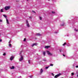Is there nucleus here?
I'll return each instance as SVG.
<instances>
[{
  "label": "nucleus",
  "mask_w": 78,
  "mask_h": 78,
  "mask_svg": "<svg viewBox=\"0 0 78 78\" xmlns=\"http://www.w3.org/2000/svg\"><path fill=\"white\" fill-rule=\"evenodd\" d=\"M4 9L5 11H7L8 10V9H10V6H6L4 8Z\"/></svg>",
  "instance_id": "f257e3e1"
},
{
  "label": "nucleus",
  "mask_w": 78,
  "mask_h": 78,
  "mask_svg": "<svg viewBox=\"0 0 78 78\" xmlns=\"http://www.w3.org/2000/svg\"><path fill=\"white\" fill-rule=\"evenodd\" d=\"M47 53L48 54V55H49V56H52V55L50 51H47Z\"/></svg>",
  "instance_id": "f03ea898"
},
{
  "label": "nucleus",
  "mask_w": 78,
  "mask_h": 78,
  "mask_svg": "<svg viewBox=\"0 0 78 78\" xmlns=\"http://www.w3.org/2000/svg\"><path fill=\"white\" fill-rule=\"evenodd\" d=\"M61 75V74H60V73H59V74H57L56 75H55V78H58V77H59V76H60V75Z\"/></svg>",
  "instance_id": "7ed1b4c3"
},
{
  "label": "nucleus",
  "mask_w": 78,
  "mask_h": 78,
  "mask_svg": "<svg viewBox=\"0 0 78 78\" xmlns=\"http://www.w3.org/2000/svg\"><path fill=\"white\" fill-rule=\"evenodd\" d=\"M21 57L20 58V61H22L23 59V55H20Z\"/></svg>",
  "instance_id": "20e7f679"
},
{
  "label": "nucleus",
  "mask_w": 78,
  "mask_h": 78,
  "mask_svg": "<svg viewBox=\"0 0 78 78\" xmlns=\"http://www.w3.org/2000/svg\"><path fill=\"white\" fill-rule=\"evenodd\" d=\"M14 57H13V56H11V57L10 58V59L11 60V61H12V60H13V59H14Z\"/></svg>",
  "instance_id": "39448f33"
},
{
  "label": "nucleus",
  "mask_w": 78,
  "mask_h": 78,
  "mask_svg": "<svg viewBox=\"0 0 78 78\" xmlns=\"http://www.w3.org/2000/svg\"><path fill=\"white\" fill-rule=\"evenodd\" d=\"M65 25H66V24H65V23H63L62 24L60 25L61 27H62V26L64 27V26H65Z\"/></svg>",
  "instance_id": "423d86ee"
},
{
  "label": "nucleus",
  "mask_w": 78,
  "mask_h": 78,
  "mask_svg": "<svg viewBox=\"0 0 78 78\" xmlns=\"http://www.w3.org/2000/svg\"><path fill=\"white\" fill-rule=\"evenodd\" d=\"M37 45V43H34V44H33L32 45V47H34V45Z\"/></svg>",
  "instance_id": "0eeeda50"
},
{
  "label": "nucleus",
  "mask_w": 78,
  "mask_h": 78,
  "mask_svg": "<svg viewBox=\"0 0 78 78\" xmlns=\"http://www.w3.org/2000/svg\"><path fill=\"white\" fill-rule=\"evenodd\" d=\"M6 22H7V24H9V22L8 21V19H7V18H6Z\"/></svg>",
  "instance_id": "6e6552de"
},
{
  "label": "nucleus",
  "mask_w": 78,
  "mask_h": 78,
  "mask_svg": "<svg viewBox=\"0 0 78 78\" xmlns=\"http://www.w3.org/2000/svg\"><path fill=\"white\" fill-rule=\"evenodd\" d=\"M43 69H41L40 70V73L41 74V73H42V72H43Z\"/></svg>",
  "instance_id": "1a4fd4ad"
},
{
  "label": "nucleus",
  "mask_w": 78,
  "mask_h": 78,
  "mask_svg": "<svg viewBox=\"0 0 78 78\" xmlns=\"http://www.w3.org/2000/svg\"><path fill=\"white\" fill-rule=\"evenodd\" d=\"M26 24H27V27H30V25L29 24V23H27Z\"/></svg>",
  "instance_id": "9d476101"
},
{
  "label": "nucleus",
  "mask_w": 78,
  "mask_h": 78,
  "mask_svg": "<svg viewBox=\"0 0 78 78\" xmlns=\"http://www.w3.org/2000/svg\"><path fill=\"white\" fill-rule=\"evenodd\" d=\"M50 47V46H46L45 47V48H49Z\"/></svg>",
  "instance_id": "9b49d317"
},
{
  "label": "nucleus",
  "mask_w": 78,
  "mask_h": 78,
  "mask_svg": "<svg viewBox=\"0 0 78 78\" xmlns=\"http://www.w3.org/2000/svg\"><path fill=\"white\" fill-rule=\"evenodd\" d=\"M3 16L4 17H5L6 19H7V16H6V15H5L3 14Z\"/></svg>",
  "instance_id": "f8f14e48"
},
{
  "label": "nucleus",
  "mask_w": 78,
  "mask_h": 78,
  "mask_svg": "<svg viewBox=\"0 0 78 78\" xmlns=\"http://www.w3.org/2000/svg\"><path fill=\"white\" fill-rule=\"evenodd\" d=\"M37 36H41V34L39 33L37 34Z\"/></svg>",
  "instance_id": "ddd939ff"
},
{
  "label": "nucleus",
  "mask_w": 78,
  "mask_h": 78,
  "mask_svg": "<svg viewBox=\"0 0 78 78\" xmlns=\"http://www.w3.org/2000/svg\"><path fill=\"white\" fill-rule=\"evenodd\" d=\"M67 46H68L69 47H70V46H71V44H69V43H68L67 44Z\"/></svg>",
  "instance_id": "4468645a"
},
{
  "label": "nucleus",
  "mask_w": 78,
  "mask_h": 78,
  "mask_svg": "<svg viewBox=\"0 0 78 78\" xmlns=\"http://www.w3.org/2000/svg\"><path fill=\"white\" fill-rule=\"evenodd\" d=\"M11 69H14V66H12V67L10 68Z\"/></svg>",
  "instance_id": "2eb2a0df"
},
{
  "label": "nucleus",
  "mask_w": 78,
  "mask_h": 78,
  "mask_svg": "<svg viewBox=\"0 0 78 78\" xmlns=\"http://www.w3.org/2000/svg\"><path fill=\"white\" fill-rule=\"evenodd\" d=\"M3 9H1V12H3Z\"/></svg>",
  "instance_id": "dca6fc26"
},
{
  "label": "nucleus",
  "mask_w": 78,
  "mask_h": 78,
  "mask_svg": "<svg viewBox=\"0 0 78 78\" xmlns=\"http://www.w3.org/2000/svg\"><path fill=\"white\" fill-rule=\"evenodd\" d=\"M49 67H50V66H48V67H45V69H48Z\"/></svg>",
  "instance_id": "f3484780"
},
{
  "label": "nucleus",
  "mask_w": 78,
  "mask_h": 78,
  "mask_svg": "<svg viewBox=\"0 0 78 78\" xmlns=\"http://www.w3.org/2000/svg\"><path fill=\"white\" fill-rule=\"evenodd\" d=\"M43 53L44 56H45V51H43Z\"/></svg>",
  "instance_id": "a211bd4d"
},
{
  "label": "nucleus",
  "mask_w": 78,
  "mask_h": 78,
  "mask_svg": "<svg viewBox=\"0 0 78 78\" xmlns=\"http://www.w3.org/2000/svg\"><path fill=\"white\" fill-rule=\"evenodd\" d=\"M22 53V51H21L20 52V56H22V55H21V54Z\"/></svg>",
  "instance_id": "6ab92c4d"
},
{
  "label": "nucleus",
  "mask_w": 78,
  "mask_h": 78,
  "mask_svg": "<svg viewBox=\"0 0 78 78\" xmlns=\"http://www.w3.org/2000/svg\"><path fill=\"white\" fill-rule=\"evenodd\" d=\"M66 44V43L65 42L63 44H62V45H63V46H64Z\"/></svg>",
  "instance_id": "aec40b11"
},
{
  "label": "nucleus",
  "mask_w": 78,
  "mask_h": 78,
  "mask_svg": "<svg viewBox=\"0 0 78 78\" xmlns=\"http://www.w3.org/2000/svg\"><path fill=\"white\" fill-rule=\"evenodd\" d=\"M52 14H55V12L53 11H52Z\"/></svg>",
  "instance_id": "412c9836"
},
{
  "label": "nucleus",
  "mask_w": 78,
  "mask_h": 78,
  "mask_svg": "<svg viewBox=\"0 0 78 78\" xmlns=\"http://www.w3.org/2000/svg\"><path fill=\"white\" fill-rule=\"evenodd\" d=\"M27 23H28V21L27 20H26V24H27Z\"/></svg>",
  "instance_id": "4be33fe9"
},
{
  "label": "nucleus",
  "mask_w": 78,
  "mask_h": 78,
  "mask_svg": "<svg viewBox=\"0 0 78 78\" xmlns=\"http://www.w3.org/2000/svg\"><path fill=\"white\" fill-rule=\"evenodd\" d=\"M9 46L10 47H11V44H9Z\"/></svg>",
  "instance_id": "5701e85b"
},
{
  "label": "nucleus",
  "mask_w": 78,
  "mask_h": 78,
  "mask_svg": "<svg viewBox=\"0 0 78 78\" xmlns=\"http://www.w3.org/2000/svg\"><path fill=\"white\" fill-rule=\"evenodd\" d=\"M75 31H76V32H78V30H74Z\"/></svg>",
  "instance_id": "b1692460"
},
{
  "label": "nucleus",
  "mask_w": 78,
  "mask_h": 78,
  "mask_svg": "<svg viewBox=\"0 0 78 78\" xmlns=\"http://www.w3.org/2000/svg\"><path fill=\"white\" fill-rule=\"evenodd\" d=\"M71 74L72 75V76H73V75H74V73H71Z\"/></svg>",
  "instance_id": "393cba45"
},
{
  "label": "nucleus",
  "mask_w": 78,
  "mask_h": 78,
  "mask_svg": "<svg viewBox=\"0 0 78 78\" xmlns=\"http://www.w3.org/2000/svg\"><path fill=\"white\" fill-rule=\"evenodd\" d=\"M76 74H77V77H78V72H76Z\"/></svg>",
  "instance_id": "a878e982"
},
{
  "label": "nucleus",
  "mask_w": 78,
  "mask_h": 78,
  "mask_svg": "<svg viewBox=\"0 0 78 78\" xmlns=\"http://www.w3.org/2000/svg\"><path fill=\"white\" fill-rule=\"evenodd\" d=\"M39 18H40V20H42V17H40Z\"/></svg>",
  "instance_id": "bb28decb"
},
{
  "label": "nucleus",
  "mask_w": 78,
  "mask_h": 78,
  "mask_svg": "<svg viewBox=\"0 0 78 78\" xmlns=\"http://www.w3.org/2000/svg\"><path fill=\"white\" fill-rule=\"evenodd\" d=\"M5 55H6V53H4L3 54V56H5Z\"/></svg>",
  "instance_id": "cd10ccee"
},
{
  "label": "nucleus",
  "mask_w": 78,
  "mask_h": 78,
  "mask_svg": "<svg viewBox=\"0 0 78 78\" xmlns=\"http://www.w3.org/2000/svg\"><path fill=\"white\" fill-rule=\"evenodd\" d=\"M53 64H50V66H53Z\"/></svg>",
  "instance_id": "c85d7f7f"
},
{
  "label": "nucleus",
  "mask_w": 78,
  "mask_h": 78,
  "mask_svg": "<svg viewBox=\"0 0 78 78\" xmlns=\"http://www.w3.org/2000/svg\"><path fill=\"white\" fill-rule=\"evenodd\" d=\"M2 20H1V19H0V22H2Z\"/></svg>",
  "instance_id": "c756f323"
},
{
  "label": "nucleus",
  "mask_w": 78,
  "mask_h": 78,
  "mask_svg": "<svg viewBox=\"0 0 78 78\" xmlns=\"http://www.w3.org/2000/svg\"><path fill=\"white\" fill-rule=\"evenodd\" d=\"M30 60H29L28 61V63H29V64H30Z\"/></svg>",
  "instance_id": "7c9ffc66"
},
{
  "label": "nucleus",
  "mask_w": 78,
  "mask_h": 78,
  "mask_svg": "<svg viewBox=\"0 0 78 78\" xmlns=\"http://www.w3.org/2000/svg\"><path fill=\"white\" fill-rule=\"evenodd\" d=\"M32 12H34V13H36V12H35V11H34V10H33Z\"/></svg>",
  "instance_id": "2f4dec72"
},
{
  "label": "nucleus",
  "mask_w": 78,
  "mask_h": 78,
  "mask_svg": "<svg viewBox=\"0 0 78 78\" xmlns=\"http://www.w3.org/2000/svg\"><path fill=\"white\" fill-rule=\"evenodd\" d=\"M26 41V38H24L23 41Z\"/></svg>",
  "instance_id": "473e14b6"
},
{
  "label": "nucleus",
  "mask_w": 78,
  "mask_h": 78,
  "mask_svg": "<svg viewBox=\"0 0 78 78\" xmlns=\"http://www.w3.org/2000/svg\"><path fill=\"white\" fill-rule=\"evenodd\" d=\"M29 19H32V17L31 16H30V17H29Z\"/></svg>",
  "instance_id": "72a5a7b5"
},
{
  "label": "nucleus",
  "mask_w": 78,
  "mask_h": 78,
  "mask_svg": "<svg viewBox=\"0 0 78 78\" xmlns=\"http://www.w3.org/2000/svg\"><path fill=\"white\" fill-rule=\"evenodd\" d=\"M60 52H61L62 51V49H60Z\"/></svg>",
  "instance_id": "f704fd0d"
},
{
  "label": "nucleus",
  "mask_w": 78,
  "mask_h": 78,
  "mask_svg": "<svg viewBox=\"0 0 78 78\" xmlns=\"http://www.w3.org/2000/svg\"><path fill=\"white\" fill-rule=\"evenodd\" d=\"M9 44H10L11 43V40H10L9 41Z\"/></svg>",
  "instance_id": "c9c22d12"
},
{
  "label": "nucleus",
  "mask_w": 78,
  "mask_h": 78,
  "mask_svg": "<svg viewBox=\"0 0 78 78\" xmlns=\"http://www.w3.org/2000/svg\"><path fill=\"white\" fill-rule=\"evenodd\" d=\"M76 68H78V66H76Z\"/></svg>",
  "instance_id": "e433bc0d"
},
{
  "label": "nucleus",
  "mask_w": 78,
  "mask_h": 78,
  "mask_svg": "<svg viewBox=\"0 0 78 78\" xmlns=\"http://www.w3.org/2000/svg\"><path fill=\"white\" fill-rule=\"evenodd\" d=\"M52 75H53V76H54L55 75H54V74H53V73H52Z\"/></svg>",
  "instance_id": "4c0bfd02"
},
{
  "label": "nucleus",
  "mask_w": 78,
  "mask_h": 78,
  "mask_svg": "<svg viewBox=\"0 0 78 78\" xmlns=\"http://www.w3.org/2000/svg\"><path fill=\"white\" fill-rule=\"evenodd\" d=\"M2 39H0V42H2Z\"/></svg>",
  "instance_id": "58836bf2"
},
{
  "label": "nucleus",
  "mask_w": 78,
  "mask_h": 78,
  "mask_svg": "<svg viewBox=\"0 0 78 78\" xmlns=\"http://www.w3.org/2000/svg\"><path fill=\"white\" fill-rule=\"evenodd\" d=\"M32 76H30V78H32Z\"/></svg>",
  "instance_id": "ea45409f"
},
{
  "label": "nucleus",
  "mask_w": 78,
  "mask_h": 78,
  "mask_svg": "<svg viewBox=\"0 0 78 78\" xmlns=\"http://www.w3.org/2000/svg\"><path fill=\"white\" fill-rule=\"evenodd\" d=\"M63 56H65V55H64V54H63Z\"/></svg>",
  "instance_id": "a19ab883"
},
{
  "label": "nucleus",
  "mask_w": 78,
  "mask_h": 78,
  "mask_svg": "<svg viewBox=\"0 0 78 78\" xmlns=\"http://www.w3.org/2000/svg\"><path fill=\"white\" fill-rule=\"evenodd\" d=\"M55 33H58V32H55Z\"/></svg>",
  "instance_id": "79ce46f5"
},
{
  "label": "nucleus",
  "mask_w": 78,
  "mask_h": 78,
  "mask_svg": "<svg viewBox=\"0 0 78 78\" xmlns=\"http://www.w3.org/2000/svg\"><path fill=\"white\" fill-rule=\"evenodd\" d=\"M16 2H19V1H16Z\"/></svg>",
  "instance_id": "37998d69"
},
{
  "label": "nucleus",
  "mask_w": 78,
  "mask_h": 78,
  "mask_svg": "<svg viewBox=\"0 0 78 78\" xmlns=\"http://www.w3.org/2000/svg\"><path fill=\"white\" fill-rule=\"evenodd\" d=\"M48 1H50V0H48Z\"/></svg>",
  "instance_id": "c03bdc74"
},
{
  "label": "nucleus",
  "mask_w": 78,
  "mask_h": 78,
  "mask_svg": "<svg viewBox=\"0 0 78 78\" xmlns=\"http://www.w3.org/2000/svg\"><path fill=\"white\" fill-rule=\"evenodd\" d=\"M27 0V1H28V0Z\"/></svg>",
  "instance_id": "a18cd8bd"
},
{
  "label": "nucleus",
  "mask_w": 78,
  "mask_h": 78,
  "mask_svg": "<svg viewBox=\"0 0 78 78\" xmlns=\"http://www.w3.org/2000/svg\"><path fill=\"white\" fill-rule=\"evenodd\" d=\"M0 35H1V34H0Z\"/></svg>",
  "instance_id": "49530a36"
}]
</instances>
